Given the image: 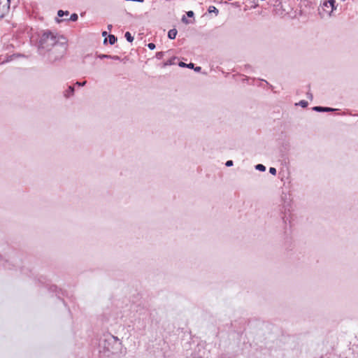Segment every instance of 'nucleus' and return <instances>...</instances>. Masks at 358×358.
<instances>
[{
	"label": "nucleus",
	"instance_id": "1",
	"mask_svg": "<svg viewBox=\"0 0 358 358\" xmlns=\"http://www.w3.org/2000/svg\"><path fill=\"white\" fill-rule=\"evenodd\" d=\"M68 49V40L63 35L51 31H44L38 44V53L48 64L61 61Z\"/></svg>",
	"mask_w": 358,
	"mask_h": 358
},
{
	"label": "nucleus",
	"instance_id": "2",
	"mask_svg": "<svg viewBox=\"0 0 358 358\" xmlns=\"http://www.w3.org/2000/svg\"><path fill=\"white\" fill-rule=\"evenodd\" d=\"M99 345L101 349L108 353L107 356H109L110 354L117 353L122 347L120 340L110 334H104L100 338Z\"/></svg>",
	"mask_w": 358,
	"mask_h": 358
},
{
	"label": "nucleus",
	"instance_id": "3",
	"mask_svg": "<svg viewBox=\"0 0 358 358\" xmlns=\"http://www.w3.org/2000/svg\"><path fill=\"white\" fill-rule=\"evenodd\" d=\"M335 0H325L319 8L320 15L324 17L330 16L335 8Z\"/></svg>",
	"mask_w": 358,
	"mask_h": 358
},
{
	"label": "nucleus",
	"instance_id": "4",
	"mask_svg": "<svg viewBox=\"0 0 358 358\" xmlns=\"http://www.w3.org/2000/svg\"><path fill=\"white\" fill-rule=\"evenodd\" d=\"M10 10V0H0V20H1Z\"/></svg>",
	"mask_w": 358,
	"mask_h": 358
},
{
	"label": "nucleus",
	"instance_id": "5",
	"mask_svg": "<svg viewBox=\"0 0 358 358\" xmlns=\"http://www.w3.org/2000/svg\"><path fill=\"white\" fill-rule=\"evenodd\" d=\"M313 110L316 112H333L336 111L338 109L329 108V107H323V106H314L313 108Z\"/></svg>",
	"mask_w": 358,
	"mask_h": 358
},
{
	"label": "nucleus",
	"instance_id": "6",
	"mask_svg": "<svg viewBox=\"0 0 358 358\" xmlns=\"http://www.w3.org/2000/svg\"><path fill=\"white\" fill-rule=\"evenodd\" d=\"M75 92V87L73 85H69L68 88L64 91V96L66 99H69L73 96Z\"/></svg>",
	"mask_w": 358,
	"mask_h": 358
},
{
	"label": "nucleus",
	"instance_id": "7",
	"mask_svg": "<svg viewBox=\"0 0 358 358\" xmlns=\"http://www.w3.org/2000/svg\"><path fill=\"white\" fill-rule=\"evenodd\" d=\"M117 41V38L113 34H108V38H105L103 40V44H106L108 42L110 45H114Z\"/></svg>",
	"mask_w": 358,
	"mask_h": 358
},
{
	"label": "nucleus",
	"instance_id": "8",
	"mask_svg": "<svg viewBox=\"0 0 358 358\" xmlns=\"http://www.w3.org/2000/svg\"><path fill=\"white\" fill-rule=\"evenodd\" d=\"M177 33H178V31H177L176 29H170L168 32V37L170 39H174L176 37Z\"/></svg>",
	"mask_w": 358,
	"mask_h": 358
},
{
	"label": "nucleus",
	"instance_id": "9",
	"mask_svg": "<svg viewBox=\"0 0 358 358\" xmlns=\"http://www.w3.org/2000/svg\"><path fill=\"white\" fill-rule=\"evenodd\" d=\"M176 59V57H172L171 59L167 60L166 62H165L164 63H163L162 64V67H166L167 66H171V65H173V64H175V60Z\"/></svg>",
	"mask_w": 358,
	"mask_h": 358
},
{
	"label": "nucleus",
	"instance_id": "10",
	"mask_svg": "<svg viewBox=\"0 0 358 358\" xmlns=\"http://www.w3.org/2000/svg\"><path fill=\"white\" fill-rule=\"evenodd\" d=\"M178 65L180 67H187V68H189V69H193L194 66V64L193 63L185 64L183 62H180L178 63Z\"/></svg>",
	"mask_w": 358,
	"mask_h": 358
},
{
	"label": "nucleus",
	"instance_id": "11",
	"mask_svg": "<svg viewBox=\"0 0 358 358\" xmlns=\"http://www.w3.org/2000/svg\"><path fill=\"white\" fill-rule=\"evenodd\" d=\"M124 36L128 42H133L134 41V36L131 34L130 32L127 31L124 34Z\"/></svg>",
	"mask_w": 358,
	"mask_h": 358
},
{
	"label": "nucleus",
	"instance_id": "12",
	"mask_svg": "<svg viewBox=\"0 0 358 358\" xmlns=\"http://www.w3.org/2000/svg\"><path fill=\"white\" fill-rule=\"evenodd\" d=\"M20 55H10L9 57H8V58L6 59V61H3V62H1L0 64H3L5 62H10L11 60H13L14 59V57H20Z\"/></svg>",
	"mask_w": 358,
	"mask_h": 358
},
{
	"label": "nucleus",
	"instance_id": "13",
	"mask_svg": "<svg viewBox=\"0 0 358 358\" xmlns=\"http://www.w3.org/2000/svg\"><path fill=\"white\" fill-rule=\"evenodd\" d=\"M255 169L258 170L259 171H266V166L262 164H258L255 166Z\"/></svg>",
	"mask_w": 358,
	"mask_h": 358
},
{
	"label": "nucleus",
	"instance_id": "14",
	"mask_svg": "<svg viewBox=\"0 0 358 358\" xmlns=\"http://www.w3.org/2000/svg\"><path fill=\"white\" fill-rule=\"evenodd\" d=\"M296 105H299V106H301L302 108H306L308 105V101H306L305 100H301L298 103H296Z\"/></svg>",
	"mask_w": 358,
	"mask_h": 358
},
{
	"label": "nucleus",
	"instance_id": "15",
	"mask_svg": "<svg viewBox=\"0 0 358 358\" xmlns=\"http://www.w3.org/2000/svg\"><path fill=\"white\" fill-rule=\"evenodd\" d=\"M78 15L76 13L72 14L69 19H65L64 20H71V21H76L78 20Z\"/></svg>",
	"mask_w": 358,
	"mask_h": 358
},
{
	"label": "nucleus",
	"instance_id": "16",
	"mask_svg": "<svg viewBox=\"0 0 358 358\" xmlns=\"http://www.w3.org/2000/svg\"><path fill=\"white\" fill-rule=\"evenodd\" d=\"M97 57L99 59H110L111 57V55H104V54H99L97 55Z\"/></svg>",
	"mask_w": 358,
	"mask_h": 358
},
{
	"label": "nucleus",
	"instance_id": "17",
	"mask_svg": "<svg viewBox=\"0 0 358 358\" xmlns=\"http://www.w3.org/2000/svg\"><path fill=\"white\" fill-rule=\"evenodd\" d=\"M208 12L210 13H215L217 14L218 13V10L215 6H211L208 8Z\"/></svg>",
	"mask_w": 358,
	"mask_h": 358
},
{
	"label": "nucleus",
	"instance_id": "18",
	"mask_svg": "<svg viewBox=\"0 0 358 358\" xmlns=\"http://www.w3.org/2000/svg\"><path fill=\"white\" fill-rule=\"evenodd\" d=\"M165 52H158L156 53V58L158 59H162V57H164Z\"/></svg>",
	"mask_w": 358,
	"mask_h": 358
},
{
	"label": "nucleus",
	"instance_id": "19",
	"mask_svg": "<svg viewBox=\"0 0 358 358\" xmlns=\"http://www.w3.org/2000/svg\"><path fill=\"white\" fill-rule=\"evenodd\" d=\"M57 15L59 17H62L63 15H69V11H63L62 10H59L57 13Z\"/></svg>",
	"mask_w": 358,
	"mask_h": 358
},
{
	"label": "nucleus",
	"instance_id": "20",
	"mask_svg": "<svg viewBox=\"0 0 358 358\" xmlns=\"http://www.w3.org/2000/svg\"><path fill=\"white\" fill-rule=\"evenodd\" d=\"M269 173L273 176L276 175V173H277L276 169L274 167H271L269 169Z\"/></svg>",
	"mask_w": 358,
	"mask_h": 358
},
{
	"label": "nucleus",
	"instance_id": "21",
	"mask_svg": "<svg viewBox=\"0 0 358 358\" xmlns=\"http://www.w3.org/2000/svg\"><path fill=\"white\" fill-rule=\"evenodd\" d=\"M147 45H148V48L150 50H154V49L155 48V47H156V46H155V43H148Z\"/></svg>",
	"mask_w": 358,
	"mask_h": 358
},
{
	"label": "nucleus",
	"instance_id": "22",
	"mask_svg": "<svg viewBox=\"0 0 358 358\" xmlns=\"http://www.w3.org/2000/svg\"><path fill=\"white\" fill-rule=\"evenodd\" d=\"M86 83H87L86 81L76 82V85H77L78 86H80V87H83V86L85 85Z\"/></svg>",
	"mask_w": 358,
	"mask_h": 358
},
{
	"label": "nucleus",
	"instance_id": "23",
	"mask_svg": "<svg viewBox=\"0 0 358 358\" xmlns=\"http://www.w3.org/2000/svg\"><path fill=\"white\" fill-rule=\"evenodd\" d=\"M233 164H234V162L232 160H228V161H227V162L225 164V165L228 167L233 166Z\"/></svg>",
	"mask_w": 358,
	"mask_h": 358
},
{
	"label": "nucleus",
	"instance_id": "24",
	"mask_svg": "<svg viewBox=\"0 0 358 358\" xmlns=\"http://www.w3.org/2000/svg\"><path fill=\"white\" fill-rule=\"evenodd\" d=\"M110 59L113 60H120V57L117 55H111V57Z\"/></svg>",
	"mask_w": 358,
	"mask_h": 358
},
{
	"label": "nucleus",
	"instance_id": "25",
	"mask_svg": "<svg viewBox=\"0 0 358 358\" xmlns=\"http://www.w3.org/2000/svg\"><path fill=\"white\" fill-rule=\"evenodd\" d=\"M187 15L189 17H192L194 16V12L192 10H189V11L187 12Z\"/></svg>",
	"mask_w": 358,
	"mask_h": 358
},
{
	"label": "nucleus",
	"instance_id": "26",
	"mask_svg": "<svg viewBox=\"0 0 358 358\" xmlns=\"http://www.w3.org/2000/svg\"><path fill=\"white\" fill-rule=\"evenodd\" d=\"M181 22H188L185 15H182V18H181Z\"/></svg>",
	"mask_w": 358,
	"mask_h": 358
},
{
	"label": "nucleus",
	"instance_id": "27",
	"mask_svg": "<svg viewBox=\"0 0 358 358\" xmlns=\"http://www.w3.org/2000/svg\"><path fill=\"white\" fill-rule=\"evenodd\" d=\"M194 70L196 71V72H199L201 70V66H196V67H194Z\"/></svg>",
	"mask_w": 358,
	"mask_h": 358
},
{
	"label": "nucleus",
	"instance_id": "28",
	"mask_svg": "<svg viewBox=\"0 0 358 358\" xmlns=\"http://www.w3.org/2000/svg\"><path fill=\"white\" fill-rule=\"evenodd\" d=\"M307 97H308V99H313V94H312L311 93H310V92H308V93H307Z\"/></svg>",
	"mask_w": 358,
	"mask_h": 358
},
{
	"label": "nucleus",
	"instance_id": "29",
	"mask_svg": "<svg viewBox=\"0 0 358 358\" xmlns=\"http://www.w3.org/2000/svg\"><path fill=\"white\" fill-rule=\"evenodd\" d=\"M112 27H113V26H112V24H108V29L109 31H110V30H111V29H112Z\"/></svg>",
	"mask_w": 358,
	"mask_h": 358
},
{
	"label": "nucleus",
	"instance_id": "30",
	"mask_svg": "<svg viewBox=\"0 0 358 358\" xmlns=\"http://www.w3.org/2000/svg\"><path fill=\"white\" fill-rule=\"evenodd\" d=\"M106 35H107V31H103L102 32V36H104L105 38H106Z\"/></svg>",
	"mask_w": 358,
	"mask_h": 358
},
{
	"label": "nucleus",
	"instance_id": "31",
	"mask_svg": "<svg viewBox=\"0 0 358 358\" xmlns=\"http://www.w3.org/2000/svg\"><path fill=\"white\" fill-rule=\"evenodd\" d=\"M262 81H264V82L266 83V84L268 85V83L266 80H263V79H262Z\"/></svg>",
	"mask_w": 358,
	"mask_h": 358
},
{
	"label": "nucleus",
	"instance_id": "32",
	"mask_svg": "<svg viewBox=\"0 0 358 358\" xmlns=\"http://www.w3.org/2000/svg\"><path fill=\"white\" fill-rule=\"evenodd\" d=\"M282 220H283V222L285 223L286 220H285V217H282Z\"/></svg>",
	"mask_w": 358,
	"mask_h": 358
},
{
	"label": "nucleus",
	"instance_id": "33",
	"mask_svg": "<svg viewBox=\"0 0 358 358\" xmlns=\"http://www.w3.org/2000/svg\"><path fill=\"white\" fill-rule=\"evenodd\" d=\"M56 20L57 21V22H61V20H58L57 18H56Z\"/></svg>",
	"mask_w": 358,
	"mask_h": 358
}]
</instances>
